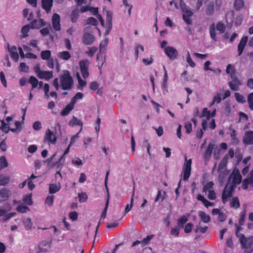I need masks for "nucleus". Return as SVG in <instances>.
Returning a JSON list of instances; mask_svg holds the SVG:
<instances>
[{
  "label": "nucleus",
  "instance_id": "37998d69",
  "mask_svg": "<svg viewBox=\"0 0 253 253\" xmlns=\"http://www.w3.org/2000/svg\"><path fill=\"white\" fill-rule=\"evenodd\" d=\"M86 24H90L93 26H96L98 22L96 19L94 17H89L86 20Z\"/></svg>",
  "mask_w": 253,
  "mask_h": 253
},
{
  "label": "nucleus",
  "instance_id": "9d476101",
  "mask_svg": "<svg viewBox=\"0 0 253 253\" xmlns=\"http://www.w3.org/2000/svg\"><path fill=\"white\" fill-rule=\"evenodd\" d=\"M52 241H42L38 245L39 251L37 253H45L48 252V249L50 248Z\"/></svg>",
  "mask_w": 253,
  "mask_h": 253
},
{
  "label": "nucleus",
  "instance_id": "c03bdc74",
  "mask_svg": "<svg viewBox=\"0 0 253 253\" xmlns=\"http://www.w3.org/2000/svg\"><path fill=\"white\" fill-rule=\"evenodd\" d=\"M244 6V1L243 0H235L234 2V6L236 10H240Z\"/></svg>",
  "mask_w": 253,
  "mask_h": 253
},
{
  "label": "nucleus",
  "instance_id": "f03ea898",
  "mask_svg": "<svg viewBox=\"0 0 253 253\" xmlns=\"http://www.w3.org/2000/svg\"><path fill=\"white\" fill-rule=\"evenodd\" d=\"M60 82L63 90H70L73 88V80L69 71H63L60 77Z\"/></svg>",
  "mask_w": 253,
  "mask_h": 253
},
{
  "label": "nucleus",
  "instance_id": "f8f14e48",
  "mask_svg": "<svg viewBox=\"0 0 253 253\" xmlns=\"http://www.w3.org/2000/svg\"><path fill=\"white\" fill-rule=\"evenodd\" d=\"M243 142L246 145L253 144V131L250 130L245 132Z\"/></svg>",
  "mask_w": 253,
  "mask_h": 253
},
{
  "label": "nucleus",
  "instance_id": "20e7f679",
  "mask_svg": "<svg viewBox=\"0 0 253 253\" xmlns=\"http://www.w3.org/2000/svg\"><path fill=\"white\" fill-rule=\"evenodd\" d=\"M240 242L242 247L245 249L244 253H252L253 252L252 246L253 245V236L246 238L245 236H242L240 239Z\"/></svg>",
  "mask_w": 253,
  "mask_h": 253
},
{
  "label": "nucleus",
  "instance_id": "c85d7f7f",
  "mask_svg": "<svg viewBox=\"0 0 253 253\" xmlns=\"http://www.w3.org/2000/svg\"><path fill=\"white\" fill-rule=\"evenodd\" d=\"M28 83L32 84L31 90H33L34 88L37 87L39 83V81L36 77L31 76L29 79Z\"/></svg>",
  "mask_w": 253,
  "mask_h": 253
},
{
  "label": "nucleus",
  "instance_id": "423d86ee",
  "mask_svg": "<svg viewBox=\"0 0 253 253\" xmlns=\"http://www.w3.org/2000/svg\"><path fill=\"white\" fill-rule=\"evenodd\" d=\"M185 163L184 164L183 168V179L184 181L187 180L191 174V164H192V160L189 159V160H187V157H185Z\"/></svg>",
  "mask_w": 253,
  "mask_h": 253
},
{
  "label": "nucleus",
  "instance_id": "a211bd4d",
  "mask_svg": "<svg viewBox=\"0 0 253 253\" xmlns=\"http://www.w3.org/2000/svg\"><path fill=\"white\" fill-rule=\"evenodd\" d=\"M248 40V37L247 36L243 37L241 40L238 46V51L239 52V55H241L244 48L247 44Z\"/></svg>",
  "mask_w": 253,
  "mask_h": 253
},
{
  "label": "nucleus",
  "instance_id": "f257e3e1",
  "mask_svg": "<svg viewBox=\"0 0 253 253\" xmlns=\"http://www.w3.org/2000/svg\"><path fill=\"white\" fill-rule=\"evenodd\" d=\"M241 181L242 176L239 170L234 169L228 178V182L222 194V201L223 203H225L228 198L232 196L237 185L240 184Z\"/></svg>",
  "mask_w": 253,
  "mask_h": 253
},
{
  "label": "nucleus",
  "instance_id": "cd10ccee",
  "mask_svg": "<svg viewBox=\"0 0 253 253\" xmlns=\"http://www.w3.org/2000/svg\"><path fill=\"white\" fill-rule=\"evenodd\" d=\"M199 216L202 221L204 223H208L210 221V216L206 214V213L203 211H200L199 212Z\"/></svg>",
  "mask_w": 253,
  "mask_h": 253
},
{
  "label": "nucleus",
  "instance_id": "a18cd8bd",
  "mask_svg": "<svg viewBox=\"0 0 253 253\" xmlns=\"http://www.w3.org/2000/svg\"><path fill=\"white\" fill-rule=\"evenodd\" d=\"M97 47L95 46H92L91 47H89V50L85 52V54H87L89 56L92 57L94 53L97 50Z\"/></svg>",
  "mask_w": 253,
  "mask_h": 253
},
{
  "label": "nucleus",
  "instance_id": "4468645a",
  "mask_svg": "<svg viewBox=\"0 0 253 253\" xmlns=\"http://www.w3.org/2000/svg\"><path fill=\"white\" fill-rule=\"evenodd\" d=\"M44 139L49 143L52 144L55 143L56 141V137L55 134L49 129L46 130Z\"/></svg>",
  "mask_w": 253,
  "mask_h": 253
},
{
  "label": "nucleus",
  "instance_id": "79ce46f5",
  "mask_svg": "<svg viewBox=\"0 0 253 253\" xmlns=\"http://www.w3.org/2000/svg\"><path fill=\"white\" fill-rule=\"evenodd\" d=\"M213 185L212 181L209 182L204 186L203 191L206 193L209 191L212 190Z\"/></svg>",
  "mask_w": 253,
  "mask_h": 253
},
{
  "label": "nucleus",
  "instance_id": "6e6552de",
  "mask_svg": "<svg viewBox=\"0 0 253 253\" xmlns=\"http://www.w3.org/2000/svg\"><path fill=\"white\" fill-rule=\"evenodd\" d=\"M165 52L169 58L172 60L176 59L178 54V52L176 48L169 46L165 47Z\"/></svg>",
  "mask_w": 253,
  "mask_h": 253
},
{
  "label": "nucleus",
  "instance_id": "49530a36",
  "mask_svg": "<svg viewBox=\"0 0 253 253\" xmlns=\"http://www.w3.org/2000/svg\"><path fill=\"white\" fill-rule=\"evenodd\" d=\"M24 224L25 225V227L27 230H30L32 228V223L31 222V219L30 218H27L24 221Z\"/></svg>",
  "mask_w": 253,
  "mask_h": 253
},
{
  "label": "nucleus",
  "instance_id": "e2e57ef3",
  "mask_svg": "<svg viewBox=\"0 0 253 253\" xmlns=\"http://www.w3.org/2000/svg\"><path fill=\"white\" fill-rule=\"evenodd\" d=\"M184 127L186 129V132L189 133L192 131V124L190 122H186L185 124Z\"/></svg>",
  "mask_w": 253,
  "mask_h": 253
},
{
  "label": "nucleus",
  "instance_id": "dca6fc26",
  "mask_svg": "<svg viewBox=\"0 0 253 253\" xmlns=\"http://www.w3.org/2000/svg\"><path fill=\"white\" fill-rule=\"evenodd\" d=\"M8 50L10 53L11 58L15 62H17L19 59V55L17 52L16 47L15 46H12L10 47V45L8 44Z\"/></svg>",
  "mask_w": 253,
  "mask_h": 253
},
{
  "label": "nucleus",
  "instance_id": "72a5a7b5",
  "mask_svg": "<svg viewBox=\"0 0 253 253\" xmlns=\"http://www.w3.org/2000/svg\"><path fill=\"white\" fill-rule=\"evenodd\" d=\"M140 49L142 51H144V48L143 45L140 44H136L134 47V53L136 56V59H137L139 56V50Z\"/></svg>",
  "mask_w": 253,
  "mask_h": 253
},
{
  "label": "nucleus",
  "instance_id": "8fccbe9b",
  "mask_svg": "<svg viewBox=\"0 0 253 253\" xmlns=\"http://www.w3.org/2000/svg\"><path fill=\"white\" fill-rule=\"evenodd\" d=\"M247 100L250 108L253 110V92L251 93L248 95Z\"/></svg>",
  "mask_w": 253,
  "mask_h": 253
},
{
  "label": "nucleus",
  "instance_id": "09e8293b",
  "mask_svg": "<svg viewBox=\"0 0 253 253\" xmlns=\"http://www.w3.org/2000/svg\"><path fill=\"white\" fill-rule=\"evenodd\" d=\"M78 198L79 202L81 203L85 202L87 199V195L86 193H79Z\"/></svg>",
  "mask_w": 253,
  "mask_h": 253
},
{
  "label": "nucleus",
  "instance_id": "b1692460",
  "mask_svg": "<svg viewBox=\"0 0 253 253\" xmlns=\"http://www.w3.org/2000/svg\"><path fill=\"white\" fill-rule=\"evenodd\" d=\"M61 188L60 182L58 184H50L49 185V193L54 194L58 191Z\"/></svg>",
  "mask_w": 253,
  "mask_h": 253
},
{
  "label": "nucleus",
  "instance_id": "393cba45",
  "mask_svg": "<svg viewBox=\"0 0 253 253\" xmlns=\"http://www.w3.org/2000/svg\"><path fill=\"white\" fill-rule=\"evenodd\" d=\"M11 206L10 204L7 203L5 205V208L0 207V216H4L7 212L10 211Z\"/></svg>",
  "mask_w": 253,
  "mask_h": 253
},
{
  "label": "nucleus",
  "instance_id": "7c9ffc66",
  "mask_svg": "<svg viewBox=\"0 0 253 253\" xmlns=\"http://www.w3.org/2000/svg\"><path fill=\"white\" fill-rule=\"evenodd\" d=\"M229 157L228 155H226L220 161L219 165H218V169H224L228 162Z\"/></svg>",
  "mask_w": 253,
  "mask_h": 253
},
{
  "label": "nucleus",
  "instance_id": "052dcab7",
  "mask_svg": "<svg viewBox=\"0 0 253 253\" xmlns=\"http://www.w3.org/2000/svg\"><path fill=\"white\" fill-rule=\"evenodd\" d=\"M0 78L1 82L3 84V85L6 87L7 86V84H6V79L4 74V73L3 72H1L0 73Z\"/></svg>",
  "mask_w": 253,
  "mask_h": 253
},
{
  "label": "nucleus",
  "instance_id": "f3484780",
  "mask_svg": "<svg viewBox=\"0 0 253 253\" xmlns=\"http://www.w3.org/2000/svg\"><path fill=\"white\" fill-rule=\"evenodd\" d=\"M107 45V42H101L100 44L99 51L98 53V59L101 58L102 61H103L104 59V54H105L106 51Z\"/></svg>",
  "mask_w": 253,
  "mask_h": 253
},
{
  "label": "nucleus",
  "instance_id": "e433bc0d",
  "mask_svg": "<svg viewBox=\"0 0 253 253\" xmlns=\"http://www.w3.org/2000/svg\"><path fill=\"white\" fill-rule=\"evenodd\" d=\"M134 195V188H133V193L131 196L130 204V205L127 204L126 207V208H125L126 213L129 212L131 210V209H132V208L133 207Z\"/></svg>",
  "mask_w": 253,
  "mask_h": 253
},
{
  "label": "nucleus",
  "instance_id": "5fc2aeb1",
  "mask_svg": "<svg viewBox=\"0 0 253 253\" xmlns=\"http://www.w3.org/2000/svg\"><path fill=\"white\" fill-rule=\"evenodd\" d=\"M23 202L25 204L31 205L32 204V196L31 195H27L23 199Z\"/></svg>",
  "mask_w": 253,
  "mask_h": 253
},
{
  "label": "nucleus",
  "instance_id": "5701e85b",
  "mask_svg": "<svg viewBox=\"0 0 253 253\" xmlns=\"http://www.w3.org/2000/svg\"><path fill=\"white\" fill-rule=\"evenodd\" d=\"M249 184H253V169L250 173V177L245 179L243 182L242 186L244 189H246L248 188Z\"/></svg>",
  "mask_w": 253,
  "mask_h": 253
},
{
  "label": "nucleus",
  "instance_id": "473e14b6",
  "mask_svg": "<svg viewBox=\"0 0 253 253\" xmlns=\"http://www.w3.org/2000/svg\"><path fill=\"white\" fill-rule=\"evenodd\" d=\"M230 207L231 208L237 209L240 207L239 200L237 197L233 198L230 203Z\"/></svg>",
  "mask_w": 253,
  "mask_h": 253
},
{
  "label": "nucleus",
  "instance_id": "9b49d317",
  "mask_svg": "<svg viewBox=\"0 0 253 253\" xmlns=\"http://www.w3.org/2000/svg\"><path fill=\"white\" fill-rule=\"evenodd\" d=\"M95 38L91 34L85 32L83 35L82 41L85 45H91L95 41Z\"/></svg>",
  "mask_w": 253,
  "mask_h": 253
},
{
  "label": "nucleus",
  "instance_id": "4c0bfd02",
  "mask_svg": "<svg viewBox=\"0 0 253 253\" xmlns=\"http://www.w3.org/2000/svg\"><path fill=\"white\" fill-rule=\"evenodd\" d=\"M74 108L73 107L71 106L69 104L66 106V107L61 112V115L63 116H66L68 115L70 112L72 111Z\"/></svg>",
  "mask_w": 253,
  "mask_h": 253
},
{
  "label": "nucleus",
  "instance_id": "69168bd1",
  "mask_svg": "<svg viewBox=\"0 0 253 253\" xmlns=\"http://www.w3.org/2000/svg\"><path fill=\"white\" fill-rule=\"evenodd\" d=\"M193 226V225L191 223L187 224L185 225V228H184L185 233H190L192 230Z\"/></svg>",
  "mask_w": 253,
  "mask_h": 253
},
{
  "label": "nucleus",
  "instance_id": "6e6d98bb",
  "mask_svg": "<svg viewBox=\"0 0 253 253\" xmlns=\"http://www.w3.org/2000/svg\"><path fill=\"white\" fill-rule=\"evenodd\" d=\"M33 127L35 130L38 131L42 128V124L40 121H37L34 123Z\"/></svg>",
  "mask_w": 253,
  "mask_h": 253
},
{
  "label": "nucleus",
  "instance_id": "bf43d9fd",
  "mask_svg": "<svg viewBox=\"0 0 253 253\" xmlns=\"http://www.w3.org/2000/svg\"><path fill=\"white\" fill-rule=\"evenodd\" d=\"M79 15L78 13L76 11H73L72 13L71 18V21L73 23H75L77 22Z\"/></svg>",
  "mask_w": 253,
  "mask_h": 253
},
{
  "label": "nucleus",
  "instance_id": "39448f33",
  "mask_svg": "<svg viewBox=\"0 0 253 253\" xmlns=\"http://www.w3.org/2000/svg\"><path fill=\"white\" fill-rule=\"evenodd\" d=\"M231 81L229 83V85L232 90L237 91L239 90V86L242 83L236 75L235 71H233L230 75Z\"/></svg>",
  "mask_w": 253,
  "mask_h": 253
},
{
  "label": "nucleus",
  "instance_id": "a878e982",
  "mask_svg": "<svg viewBox=\"0 0 253 253\" xmlns=\"http://www.w3.org/2000/svg\"><path fill=\"white\" fill-rule=\"evenodd\" d=\"M68 124L71 126H73L75 125H79L82 126L83 124L81 120L78 119L77 117L73 116Z\"/></svg>",
  "mask_w": 253,
  "mask_h": 253
},
{
  "label": "nucleus",
  "instance_id": "13d9d810",
  "mask_svg": "<svg viewBox=\"0 0 253 253\" xmlns=\"http://www.w3.org/2000/svg\"><path fill=\"white\" fill-rule=\"evenodd\" d=\"M188 219L185 216H181L178 221V225L183 227V225L187 221Z\"/></svg>",
  "mask_w": 253,
  "mask_h": 253
},
{
  "label": "nucleus",
  "instance_id": "2eb2a0df",
  "mask_svg": "<svg viewBox=\"0 0 253 253\" xmlns=\"http://www.w3.org/2000/svg\"><path fill=\"white\" fill-rule=\"evenodd\" d=\"M45 25L46 23L43 19H40L39 20L35 19L30 23V26L32 29H39Z\"/></svg>",
  "mask_w": 253,
  "mask_h": 253
},
{
  "label": "nucleus",
  "instance_id": "7ed1b4c3",
  "mask_svg": "<svg viewBox=\"0 0 253 253\" xmlns=\"http://www.w3.org/2000/svg\"><path fill=\"white\" fill-rule=\"evenodd\" d=\"M180 7L183 12L182 18L183 20L188 25L192 24V20L191 17L193 15L194 13L192 11L191 8L187 6L183 0H180Z\"/></svg>",
  "mask_w": 253,
  "mask_h": 253
},
{
  "label": "nucleus",
  "instance_id": "0eeeda50",
  "mask_svg": "<svg viewBox=\"0 0 253 253\" xmlns=\"http://www.w3.org/2000/svg\"><path fill=\"white\" fill-rule=\"evenodd\" d=\"M89 62L87 60H82L79 62L81 72L84 79L87 78L89 76Z\"/></svg>",
  "mask_w": 253,
  "mask_h": 253
},
{
  "label": "nucleus",
  "instance_id": "bb28decb",
  "mask_svg": "<svg viewBox=\"0 0 253 253\" xmlns=\"http://www.w3.org/2000/svg\"><path fill=\"white\" fill-rule=\"evenodd\" d=\"M58 56L63 60H68L71 58V55L69 52L67 51H63L59 52L58 53Z\"/></svg>",
  "mask_w": 253,
  "mask_h": 253
},
{
  "label": "nucleus",
  "instance_id": "6ab92c4d",
  "mask_svg": "<svg viewBox=\"0 0 253 253\" xmlns=\"http://www.w3.org/2000/svg\"><path fill=\"white\" fill-rule=\"evenodd\" d=\"M214 146L215 144L214 142H211L209 144L204 155V158L205 159L208 160L211 158Z\"/></svg>",
  "mask_w": 253,
  "mask_h": 253
},
{
  "label": "nucleus",
  "instance_id": "2f4dec72",
  "mask_svg": "<svg viewBox=\"0 0 253 253\" xmlns=\"http://www.w3.org/2000/svg\"><path fill=\"white\" fill-rule=\"evenodd\" d=\"M9 177L8 176L1 174L0 175V185H5L9 182Z\"/></svg>",
  "mask_w": 253,
  "mask_h": 253
},
{
  "label": "nucleus",
  "instance_id": "f704fd0d",
  "mask_svg": "<svg viewBox=\"0 0 253 253\" xmlns=\"http://www.w3.org/2000/svg\"><path fill=\"white\" fill-rule=\"evenodd\" d=\"M41 57L43 60H48L50 58L51 51L48 50L42 51L41 53Z\"/></svg>",
  "mask_w": 253,
  "mask_h": 253
},
{
  "label": "nucleus",
  "instance_id": "338daca9",
  "mask_svg": "<svg viewBox=\"0 0 253 253\" xmlns=\"http://www.w3.org/2000/svg\"><path fill=\"white\" fill-rule=\"evenodd\" d=\"M208 192H209L208 198L211 200H215L216 198V194L214 191L212 190Z\"/></svg>",
  "mask_w": 253,
  "mask_h": 253
},
{
  "label": "nucleus",
  "instance_id": "603ef678",
  "mask_svg": "<svg viewBox=\"0 0 253 253\" xmlns=\"http://www.w3.org/2000/svg\"><path fill=\"white\" fill-rule=\"evenodd\" d=\"M16 210L18 212L21 213H25L30 210L28 207L22 205L17 206Z\"/></svg>",
  "mask_w": 253,
  "mask_h": 253
},
{
  "label": "nucleus",
  "instance_id": "774afa93",
  "mask_svg": "<svg viewBox=\"0 0 253 253\" xmlns=\"http://www.w3.org/2000/svg\"><path fill=\"white\" fill-rule=\"evenodd\" d=\"M99 87V84L96 82H93L90 84L89 88L92 90H96Z\"/></svg>",
  "mask_w": 253,
  "mask_h": 253
},
{
  "label": "nucleus",
  "instance_id": "3c124183",
  "mask_svg": "<svg viewBox=\"0 0 253 253\" xmlns=\"http://www.w3.org/2000/svg\"><path fill=\"white\" fill-rule=\"evenodd\" d=\"M86 84V81L82 80V78H80V80L78 81V85L77 86V88L79 90H82L83 87L85 86Z\"/></svg>",
  "mask_w": 253,
  "mask_h": 253
},
{
  "label": "nucleus",
  "instance_id": "412c9836",
  "mask_svg": "<svg viewBox=\"0 0 253 253\" xmlns=\"http://www.w3.org/2000/svg\"><path fill=\"white\" fill-rule=\"evenodd\" d=\"M11 194V191L6 188H3L0 190V196L3 199V201L7 200Z\"/></svg>",
  "mask_w": 253,
  "mask_h": 253
},
{
  "label": "nucleus",
  "instance_id": "aec40b11",
  "mask_svg": "<svg viewBox=\"0 0 253 253\" xmlns=\"http://www.w3.org/2000/svg\"><path fill=\"white\" fill-rule=\"evenodd\" d=\"M37 76L40 79L49 80L53 77V72L52 71H42Z\"/></svg>",
  "mask_w": 253,
  "mask_h": 253
},
{
  "label": "nucleus",
  "instance_id": "de8ad7c7",
  "mask_svg": "<svg viewBox=\"0 0 253 253\" xmlns=\"http://www.w3.org/2000/svg\"><path fill=\"white\" fill-rule=\"evenodd\" d=\"M154 235H148L146 238H144L141 241V245L142 247L147 245L150 241L153 238Z\"/></svg>",
  "mask_w": 253,
  "mask_h": 253
},
{
  "label": "nucleus",
  "instance_id": "ea45409f",
  "mask_svg": "<svg viewBox=\"0 0 253 253\" xmlns=\"http://www.w3.org/2000/svg\"><path fill=\"white\" fill-rule=\"evenodd\" d=\"M8 166V163L5 157L2 156L0 158V170Z\"/></svg>",
  "mask_w": 253,
  "mask_h": 253
},
{
  "label": "nucleus",
  "instance_id": "c756f323",
  "mask_svg": "<svg viewBox=\"0 0 253 253\" xmlns=\"http://www.w3.org/2000/svg\"><path fill=\"white\" fill-rule=\"evenodd\" d=\"M210 33L211 38L214 41H216V33L215 30V25L214 23L210 26Z\"/></svg>",
  "mask_w": 253,
  "mask_h": 253
},
{
  "label": "nucleus",
  "instance_id": "4be33fe9",
  "mask_svg": "<svg viewBox=\"0 0 253 253\" xmlns=\"http://www.w3.org/2000/svg\"><path fill=\"white\" fill-rule=\"evenodd\" d=\"M42 8L47 12H49L51 10L52 6L53 0H42Z\"/></svg>",
  "mask_w": 253,
  "mask_h": 253
},
{
  "label": "nucleus",
  "instance_id": "864d4df0",
  "mask_svg": "<svg viewBox=\"0 0 253 253\" xmlns=\"http://www.w3.org/2000/svg\"><path fill=\"white\" fill-rule=\"evenodd\" d=\"M186 60L187 63H188L189 65L192 68H194L195 67L196 64L192 60V58H191L189 52H187V55L186 58Z\"/></svg>",
  "mask_w": 253,
  "mask_h": 253
},
{
  "label": "nucleus",
  "instance_id": "1a4fd4ad",
  "mask_svg": "<svg viewBox=\"0 0 253 253\" xmlns=\"http://www.w3.org/2000/svg\"><path fill=\"white\" fill-rule=\"evenodd\" d=\"M109 171H108L106 173V177H105V185L107 191V200L106 202L104 209L103 211H102L101 215V217H100L101 219H104L106 217L107 209H108V208L109 206L110 195H109V190H108V189L107 186V181L108 176L109 175Z\"/></svg>",
  "mask_w": 253,
  "mask_h": 253
},
{
  "label": "nucleus",
  "instance_id": "ddd939ff",
  "mask_svg": "<svg viewBox=\"0 0 253 253\" xmlns=\"http://www.w3.org/2000/svg\"><path fill=\"white\" fill-rule=\"evenodd\" d=\"M52 24L54 29L56 31H59L61 29V25L60 23V16L54 13L52 17Z\"/></svg>",
  "mask_w": 253,
  "mask_h": 253
},
{
  "label": "nucleus",
  "instance_id": "0e129e2a",
  "mask_svg": "<svg viewBox=\"0 0 253 253\" xmlns=\"http://www.w3.org/2000/svg\"><path fill=\"white\" fill-rule=\"evenodd\" d=\"M179 228L178 227H176L175 228H173L171 230L170 234L172 235L177 237L179 235Z\"/></svg>",
  "mask_w": 253,
  "mask_h": 253
},
{
  "label": "nucleus",
  "instance_id": "58836bf2",
  "mask_svg": "<svg viewBox=\"0 0 253 253\" xmlns=\"http://www.w3.org/2000/svg\"><path fill=\"white\" fill-rule=\"evenodd\" d=\"M201 118L206 117L207 120H210L211 118V112L209 111L207 108H204L202 111V114L200 116Z\"/></svg>",
  "mask_w": 253,
  "mask_h": 253
},
{
  "label": "nucleus",
  "instance_id": "c9c22d12",
  "mask_svg": "<svg viewBox=\"0 0 253 253\" xmlns=\"http://www.w3.org/2000/svg\"><path fill=\"white\" fill-rule=\"evenodd\" d=\"M214 13V4L212 2L209 3L207 5L206 14L207 15H211Z\"/></svg>",
  "mask_w": 253,
  "mask_h": 253
},
{
  "label": "nucleus",
  "instance_id": "680f3d73",
  "mask_svg": "<svg viewBox=\"0 0 253 253\" xmlns=\"http://www.w3.org/2000/svg\"><path fill=\"white\" fill-rule=\"evenodd\" d=\"M230 136L234 142L238 143L239 142V139L236 137V132L235 130H233L230 133Z\"/></svg>",
  "mask_w": 253,
  "mask_h": 253
},
{
  "label": "nucleus",
  "instance_id": "a19ab883",
  "mask_svg": "<svg viewBox=\"0 0 253 253\" xmlns=\"http://www.w3.org/2000/svg\"><path fill=\"white\" fill-rule=\"evenodd\" d=\"M235 97L237 101L239 103H245L246 102V98L238 92L235 93Z\"/></svg>",
  "mask_w": 253,
  "mask_h": 253
},
{
  "label": "nucleus",
  "instance_id": "4d7b16f0",
  "mask_svg": "<svg viewBox=\"0 0 253 253\" xmlns=\"http://www.w3.org/2000/svg\"><path fill=\"white\" fill-rule=\"evenodd\" d=\"M216 29L221 33H223L225 30V26L224 24L218 22L216 25Z\"/></svg>",
  "mask_w": 253,
  "mask_h": 253
}]
</instances>
